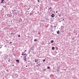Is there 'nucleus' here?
<instances>
[{"label": "nucleus", "instance_id": "f257e3e1", "mask_svg": "<svg viewBox=\"0 0 79 79\" xmlns=\"http://www.w3.org/2000/svg\"><path fill=\"white\" fill-rule=\"evenodd\" d=\"M56 70L57 72H59V71H60V67L59 66L57 68Z\"/></svg>", "mask_w": 79, "mask_h": 79}, {"label": "nucleus", "instance_id": "f03ea898", "mask_svg": "<svg viewBox=\"0 0 79 79\" xmlns=\"http://www.w3.org/2000/svg\"><path fill=\"white\" fill-rule=\"evenodd\" d=\"M19 23H22V21H23V20L21 18H20L19 20Z\"/></svg>", "mask_w": 79, "mask_h": 79}, {"label": "nucleus", "instance_id": "7ed1b4c3", "mask_svg": "<svg viewBox=\"0 0 79 79\" xmlns=\"http://www.w3.org/2000/svg\"><path fill=\"white\" fill-rule=\"evenodd\" d=\"M54 16H55V14H52L51 15V17H52V18H54Z\"/></svg>", "mask_w": 79, "mask_h": 79}, {"label": "nucleus", "instance_id": "20e7f679", "mask_svg": "<svg viewBox=\"0 0 79 79\" xmlns=\"http://www.w3.org/2000/svg\"><path fill=\"white\" fill-rule=\"evenodd\" d=\"M16 61L18 63H19V60H16Z\"/></svg>", "mask_w": 79, "mask_h": 79}, {"label": "nucleus", "instance_id": "39448f33", "mask_svg": "<svg viewBox=\"0 0 79 79\" xmlns=\"http://www.w3.org/2000/svg\"><path fill=\"white\" fill-rule=\"evenodd\" d=\"M45 19L46 20H47H47H48V21H50V19H48V17H47V18H45Z\"/></svg>", "mask_w": 79, "mask_h": 79}, {"label": "nucleus", "instance_id": "423d86ee", "mask_svg": "<svg viewBox=\"0 0 79 79\" xmlns=\"http://www.w3.org/2000/svg\"><path fill=\"white\" fill-rule=\"evenodd\" d=\"M57 34H60V31L59 30H58V31H57Z\"/></svg>", "mask_w": 79, "mask_h": 79}, {"label": "nucleus", "instance_id": "0eeeda50", "mask_svg": "<svg viewBox=\"0 0 79 79\" xmlns=\"http://www.w3.org/2000/svg\"><path fill=\"white\" fill-rule=\"evenodd\" d=\"M26 58H23V60H24V61H26Z\"/></svg>", "mask_w": 79, "mask_h": 79}, {"label": "nucleus", "instance_id": "6e6552de", "mask_svg": "<svg viewBox=\"0 0 79 79\" xmlns=\"http://www.w3.org/2000/svg\"><path fill=\"white\" fill-rule=\"evenodd\" d=\"M35 62H37L38 61V60L35 59Z\"/></svg>", "mask_w": 79, "mask_h": 79}, {"label": "nucleus", "instance_id": "1a4fd4ad", "mask_svg": "<svg viewBox=\"0 0 79 79\" xmlns=\"http://www.w3.org/2000/svg\"><path fill=\"white\" fill-rule=\"evenodd\" d=\"M52 50H55V47H52Z\"/></svg>", "mask_w": 79, "mask_h": 79}, {"label": "nucleus", "instance_id": "9d476101", "mask_svg": "<svg viewBox=\"0 0 79 79\" xmlns=\"http://www.w3.org/2000/svg\"><path fill=\"white\" fill-rule=\"evenodd\" d=\"M40 65H41V64H38V65H37V67H40Z\"/></svg>", "mask_w": 79, "mask_h": 79}, {"label": "nucleus", "instance_id": "9b49d317", "mask_svg": "<svg viewBox=\"0 0 79 79\" xmlns=\"http://www.w3.org/2000/svg\"><path fill=\"white\" fill-rule=\"evenodd\" d=\"M10 34L12 35H15V33H11Z\"/></svg>", "mask_w": 79, "mask_h": 79}, {"label": "nucleus", "instance_id": "f8f14e48", "mask_svg": "<svg viewBox=\"0 0 79 79\" xmlns=\"http://www.w3.org/2000/svg\"><path fill=\"white\" fill-rule=\"evenodd\" d=\"M1 1V3H3V2H4V0H2Z\"/></svg>", "mask_w": 79, "mask_h": 79}, {"label": "nucleus", "instance_id": "ddd939ff", "mask_svg": "<svg viewBox=\"0 0 79 79\" xmlns=\"http://www.w3.org/2000/svg\"><path fill=\"white\" fill-rule=\"evenodd\" d=\"M33 12H32V13H30V15H32L33 14Z\"/></svg>", "mask_w": 79, "mask_h": 79}, {"label": "nucleus", "instance_id": "4468645a", "mask_svg": "<svg viewBox=\"0 0 79 79\" xmlns=\"http://www.w3.org/2000/svg\"><path fill=\"white\" fill-rule=\"evenodd\" d=\"M53 42H54V41H53V40H52L51 41V43H53Z\"/></svg>", "mask_w": 79, "mask_h": 79}, {"label": "nucleus", "instance_id": "2eb2a0df", "mask_svg": "<svg viewBox=\"0 0 79 79\" xmlns=\"http://www.w3.org/2000/svg\"><path fill=\"white\" fill-rule=\"evenodd\" d=\"M55 48L56 50H58V47H56Z\"/></svg>", "mask_w": 79, "mask_h": 79}, {"label": "nucleus", "instance_id": "dca6fc26", "mask_svg": "<svg viewBox=\"0 0 79 79\" xmlns=\"http://www.w3.org/2000/svg\"><path fill=\"white\" fill-rule=\"evenodd\" d=\"M48 10H49L50 11H52V9H51V8H49L48 9Z\"/></svg>", "mask_w": 79, "mask_h": 79}, {"label": "nucleus", "instance_id": "f3484780", "mask_svg": "<svg viewBox=\"0 0 79 79\" xmlns=\"http://www.w3.org/2000/svg\"><path fill=\"white\" fill-rule=\"evenodd\" d=\"M47 69H50V66L48 67Z\"/></svg>", "mask_w": 79, "mask_h": 79}, {"label": "nucleus", "instance_id": "a211bd4d", "mask_svg": "<svg viewBox=\"0 0 79 79\" xmlns=\"http://www.w3.org/2000/svg\"><path fill=\"white\" fill-rule=\"evenodd\" d=\"M34 41L35 42H37V40H36V39H35L34 40Z\"/></svg>", "mask_w": 79, "mask_h": 79}, {"label": "nucleus", "instance_id": "6ab92c4d", "mask_svg": "<svg viewBox=\"0 0 79 79\" xmlns=\"http://www.w3.org/2000/svg\"><path fill=\"white\" fill-rule=\"evenodd\" d=\"M45 59H44V60H43V62H45Z\"/></svg>", "mask_w": 79, "mask_h": 79}, {"label": "nucleus", "instance_id": "aec40b11", "mask_svg": "<svg viewBox=\"0 0 79 79\" xmlns=\"http://www.w3.org/2000/svg\"><path fill=\"white\" fill-rule=\"evenodd\" d=\"M8 61H9V62H10V59H8Z\"/></svg>", "mask_w": 79, "mask_h": 79}, {"label": "nucleus", "instance_id": "412c9836", "mask_svg": "<svg viewBox=\"0 0 79 79\" xmlns=\"http://www.w3.org/2000/svg\"><path fill=\"white\" fill-rule=\"evenodd\" d=\"M40 32H38V34H39V35H40Z\"/></svg>", "mask_w": 79, "mask_h": 79}, {"label": "nucleus", "instance_id": "4be33fe9", "mask_svg": "<svg viewBox=\"0 0 79 79\" xmlns=\"http://www.w3.org/2000/svg\"><path fill=\"white\" fill-rule=\"evenodd\" d=\"M54 52H55L56 53H56H57V52H56V51H54Z\"/></svg>", "mask_w": 79, "mask_h": 79}, {"label": "nucleus", "instance_id": "5701e85b", "mask_svg": "<svg viewBox=\"0 0 79 79\" xmlns=\"http://www.w3.org/2000/svg\"><path fill=\"white\" fill-rule=\"evenodd\" d=\"M38 2H40V1H39V0H38Z\"/></svg>", "mask_w": 79, "mask_h": 79}, {"label": "nucleus", "instance_id": "b1692460", "mask_svg": "<svg viewBox=\"0 0 79 79\" xmlns=\"http://www.w3.org/2000/svg\"><path fill=\"white\" fill-rule=\"evenodd\" d=\"M26 58V56H25L24 57V58Z\"/></svg>", "mask_w": 79, "mask_h": 79}, {"label": "nucleus", "instance_id": "393cba45", "mask_svg": "<svg viewBox=\"0 0 79 79\" xmlns=\"http://www.w3.org/2000/svg\"><path fill=\"white\" fill-rule=\"evenodd\" d=\"M20 35H19L18 36V37H20Z\"/></svg>", "mask_w": 79, "mask_h": 79}, {"label": "nucleus", "instance_id": "a878e982", "mask_svg": "<svg viewBox=\"0 0 79 79\" xmlns=\"http://www.w3.org/2000/svg\"><path fill=\"white\" fill-rule=\"evenodd\" d=\"M23 55H27L26 54H23Z\"/></svg>", "mask_w": 79, "mask_h": 79}, {"label": "nucleus", "instance_id": "bb28decb", "mask_svg": "<svg viewBox=\"0 0 79 79\" xmlns=\"http://www.w3.org/2000/svg\"><path fill=\"white\" fill-rule=\"evenodd\" d=\"M27 52V50H25L24 51V52Z\"/></svg>", "mask_w": 79, "mask_h": 79}, {"label": "nucleus", "instance_id": "cd10ccee", "mask_svg": "<svg viewBox=\"0 0 79 79\" xmlns=\"http://www.w3.org/2000/svg\"><path fill=\"white\" fill-rule=\"evenodd\" d=\"M1 73H2V74H3V72L1 71Z\"/></svg>", "mask_w": 79, "mask_h": 79}, {"label": "nucleus", "instance_id": "c85d7f7f", "mask_svg": "<svg viewBox=\"0 0 79 79\" xmlns=\"http://www.w3.org/2000/svg\"><path fill=\"white\" fill-rule=\"evenodd\" d=\"M61 16V14H59V16Z\"/></svg>", "mask_w": 79, "mask_h": 79}, {"label": "nucleus", "instance_id": "c756f323", "mask_svg": "<svg viewBox=\"0 0 79 79\" xmlns=\"http://www.w3.org/2000/svg\"><path fill=\"white\" fill-rule=\"evenodd\" d=\"M12 43V42H10V44H11Z\"/></svg>", "mask_w": 79, "mask_h": 79}, {"label": "nucleus", "instance_id": "7c9ffc66", "mask_svg": "<svg viewBox=\"0 0 79 79\" xmlns=\"http://www.w3.org/2000/svg\"><path fill=\"white\" fill-rule=\"evenodd\" d=\"M24 55V54H22V55Z\"/></svg>", "mask_w": 79, "mask_h": 79}, {"label": "nucleus", "instance_id": "2f4dec72", "mask_svg": "<svg viewBox=\"0 0 79 79\" xmlns=\"http://www.w3.org/2000/svg\"><path fill=\"white\" fill-rule=\"evenodd\" d=\"M15 9L14 10V11H15Z\"/></svg>", "mask_w": 79, "mask_h": 79}, {"label": "nucleus", "instance_id": "473e14b6", "mask_svg": "<svg viewBox=\"0 0 79 79\" xmlns=\"http://www.w3.org/2000/svg\"><path fill=\"white\" fill-rule=\"evenodd\" d=\"M58 13V11H56V13Z\"/></svg>", "mask_w": 79, "mask_h": 79}, {"label": "nucleus", "instance_id": "72a5a7b5", "mask_svg": "<svg viewBox=\"0 0 79 79\" xmlns=\"http://www.w3.org/2000/svg\"><path fill=\"white\" fill-rule=\"evenodd\" d=\"M49 8H50L51 9H52V7H50Z\"/></svg>", "mask_w": 79, "mask_h": 79}, {"label": "nucleus", "instance_id": "f704fd0d", "mask_svg": "<svg viewBox=\"0 0 79 79\" xmlns=\"http://www.w3.org/2000/svg\"><path fill=\"white\" fill-rule=\"evenodd\" d=\"M37 64H39V63L37 62Z\"/></svg>", "mask_w": 79, "mask_h": 79}, {"label": "nucleus", "instance_id": "c9c22d12", "mask_svg": "<svg viewBox=\"0 0 79 79\" xmlns=\"http://www.w3.org/2000/svg\"><path fill=\"white\" fill-rule=\"evenodd\" d=\"M34 48V47H32V49Z\"/></svg>", "mask_w": 79, "mask_h": 79}, {"label": "nucleus", "instance_id": "e433bc0d", "mask_svg": "<svg viewBox=\"0 0 79 79\" xmlns=\"http://www.w3.org/2000/svg\"><path fill=\"white\" fill-rule=\"evenodd\" d=\"M26 67H27V65H26Z\"/></svg>", "mask_w": 79, "mask_h": 79}, {"label": "nucleus", "instance_id": "4c0bfd02", "mask_svg": "<svg viewBox=\"0 0 79 79\" xmlns=\"http://www.w3.org/2000/svg\"><path fill=\"white\" fill-rule=\"evenodd\" d=\"M44 71H45V69H44Z\"/></svg>", "mask_w": 79, "mask_h": 79}, {"label": "nucleus", "instance_id": "58836bf2", "mask_svg": "<svg viewBox=\"0 0 79 79\" xmlns=\"http://www.w3.org/2000/svg\"><path fill=\"white\" fill-rule=\"evenodd\" d=\"M54 27H56V26H54Z\"/></svg>", "mask_w": 79, "mask_h": 79}, {"label": "nucleus", "instance_id": "ea45409f", "mask_svg": "<svg viewBox=\"0 0 79 79\" xmlns=\"http://www.w3.org/2000/svg\"><path fill=\"white\" fill-rule=\"evenodd\" d=\"M63 21H64V19H63Z\"/></svg>", "mask_w": 79, "mask_h": 79}, {"label": "nucleus", "instance_id": "a19ab883", "mask_svg": "<svg viewBox=\"0 0 79 79\" xmlns=\"http://www.w3.org/2000/svg\"><path fill=\"white\" fill-rule=\"evenodd\" d=\"M13 61V60H10V61Z\"/></svg>", "mask_w": 79, "mask_h": 79}, {"label": "nucleus", "instance_id": "79ce46f5", "mask_svg": "<svg viewBox=\"0 0 79 79\" xmlns=\"http://www.w3.org/2000/svg\"><path fill=\"white\" fill-rule=\"evenodd\" d=\"M2 48V47H0V48Z\"/></svg>", "mask_w": 79, "mask_h": 79}, {"label": "nucleus", "instance_id": "37998d69", "mask_svg": "<svg viewBox=\"0 0 79 79\" xmlns=\"http://www.w3.org/2000/svg\"><path fill=\"white\" fill-rule=\"evenodd\" d=\"M72 39L73 40V39H74V38H73Z\"/></svg>", "mask_w": 79, "mask_h": 79}, {"label": "nucleus", "instance_id": "c03bdc74", "mask_svg": "<svg viewBox=\"0 0 79 79\" xmlns=\"http://www.w3.org/2000/svg\"><path fill=\"white\" fill-rule=\"evenodd\" d=\"M51 26L52 27V26H52V25Z\"/></svg>", "mask_w": 79, "mask_h": 79}, {"label": "nucleus", "instance_id": "a18cd8bd", "mask_svg": "<svg viewBox=\"0 0 79 79\" xmlns=\"http://www.w3.org/2000/svg\"><path fill=\"white\" fill-rule=\"evenodd\" d=\"M13 66H14V65H13Z\"/></svg>", "mask_w": 79, "mask_h": 79}, {"label": "nucleus", "instance_id": "49530a36", "mask_svg": "<svg viewBox=\"0 0 79 79\" xmlns=\"http://www.w3.org/2000/svg\"><path fill=\"white\" fill-rule=\"evenodd\" d=\"M61 19H63V18H61Z\"/></svg>", "mask_w": 79, "mask_h": 79}, {"label": "nucleus", "instance_id": "de8ad7c7", "mask_svg": "<svg viewBox=\"0 0 79 79\" xmlns=\"http://www.w3.org/2000/svg\"><path fill=\"white\" fill-rule=\"evenodd\" d=\"M60 22H61V21H60Z\"/></svg>", "mask_w": 79, "mask_h": 79}, {"label": "nucleus", "instance_id": "09e8293b", "mask_svg": "<svg viewBox=\"0 0 79 79\" xmlns=\"http://www.w3.org/2000/svg\"><path fill=\"white\" fill-rule=\"evenodd\" d=\"M11 33H13V32H11Z\"/></svg>", "mask_w": 79, "mask_h": 79}, {"label": "nucleus", "instance_id": "8fccbe9b", "mask_svg": "<svg viewBox=\"0 0 79 79\" xmlns=\"http://www.w3.org/2000/svg\"><path fill=\"white\" fill-rule=\"evenodd\" d=\"M61 73H61V72H60Z\"/></svg>", "mask_w": 79, "mask_h": 79}]
</instances>
